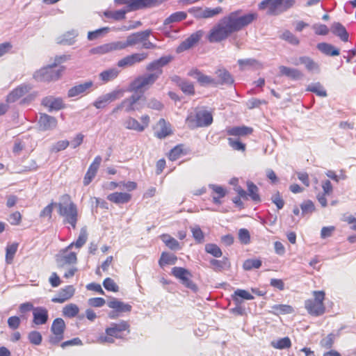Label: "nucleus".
I'll return each mask as SVG.
<instances>
[{
  "label": "nucleus",
  "instance_id": "nucleus-1",
  "mask_svg": "<svg viewBox=\"0 0 356 356\" xmlns=\"http://www.w3.org/2000/svg\"><path fill=\"white\" fill-rule=\"evenodd\" d=\"M258 18L255 12L243 13L241 9L232 11L222 17L209 31L207 38L209 42H222L233 34L242 31Z\"/></svg>",
  "mask_w": 356,
  "mask_h": 356
},
{
  "label": "nucleus",
  "instance_id": "nucleus-2",
  "mask_svg": "<svg viewBox=\"0 0 356 356\" xmlns=\"http://www.w3.org/2000/svg\"><path fill=\"white\" fill-rule=\"evenodd\" d=\"M58 215L63 218V223L68 225L67 228L76 229L79 218V209L68 194L60 196V202L55 203Z\"/></svg>",
  "mask_w": 356,
  "mask_h": 356
},
{
  "label": "nucleus",
  "instance_id": "nucleus-3",
  "mask_svg": "<svg viewBox=\"0 0 356 356\" xmlns=\"http://www.w3.org/2000/svg\"><path fill=\"white\" fill-rule=\"evenodd\" d=\"M253 131L252 127L245 125L227 127L226 129L227 134L229 136L235 137V138L232 137L227 138L229 145L234 150L244 152L246 149V145L240 140V138L251 135Z\"/></svg>",
  "mask_w": 356,
  "mask_h": 356
},
{
  "label": "nucleus",
  "instance_id": "nucleus-4",
  "mask_svg": "<svg viewBox=\"0 0 356 356\" xmlns=\"http://www.w3.org/2000/svg\"><path fill=\"white\" fill-rule=\"evenodd\" d=\"M130 333V325L127 321H121L119 323H113L110 327L106 328L105 335L99 337L101 343H113L115 339H122Z\"/></svg>",
  "mask_w": 356,
  "mask_h": 356
},
{
  "label": "nucleus",
  "instance_id": "nucleus-5",
  "mask_svg": "<svg viewBox=\"0 0 356 356\" xmlns=\"http://www.w3.org/2000/svg\"><path fill=\"white\" fill-rule=\"evenodd\" d=\"M296 3V0H263L258 8L261 10H266L269 15H278L289 8Z\"/></svg>",
  "mask_w": 356,
  "mask_h": 356
},
{
  "label": "nucleus",
  "instance_id": "nucleus-6",
  "mask_svg": "<svg viewBox=\"0 0 356 356\" xmlns=\"http://www.w3.org/2000/svg\"><path fill=\"white\" fill-rule=\"evenodd\" d=\"M314 298L307 299L305 302V307L307 312L314 316H319L325 312L324 300L325 293L323 291H314Z\"/></svg>",
  "mask_w": 356,
  "mask_h": 356
},
{
  "label": "nucleus",
  "instance_id": "nucleus-7",
  "mask_svg": "<svg viewBox=\"0 0 356 356\" xmlns=\"http://www.w3.org/2000/svg\"><path fill=\"white\" fill-rule=\"evenodd\" d=\"M64 70L65 67L63 66L56 68V65H50L37 71L34 74V77L40 81H53L58 80Z\"/></svg>",
  "mask_w": 356,
  "mask_h": 356
},
{
  "label": "nucleus",
  "instance_id": "nucleus-8",
  "mask_svg": "<svg viewBox=\"0 0 356 356\" xmlns=\"http://www.w3.org/2000/svg\"><path fill=\"white\" fill-rule=\"evenodd\" d=\"M186 121L191 129L208 127L213 122V115L211 111L200 110L195 115H189Z\"/></svg>",
  "mask_w": 356,
  "mask_h": 356
},
{
  "label": "nucleus",
  "instance_id": "nucleus-9",
  "mask_svg": "<svg viewBox=\"0 0 356 356\" xmlns=\"http://www.w3.org/2000/svg\"><path fill=\"white\" fill-rule=\"evenodd\" d=\"M156 81L153 75L149 74L140 75L130 83L129 90L131 92L143 93L153 86Z\"/></svg>",
  "mask_w": 356,
  "mask_h": 356
},
{
  "label": "nucleus",
  "instance_id": "nucleus-10",
  "mask_svg": "<svg viewBox=\"0 0 356 356\" xmlns=\"http://www.w3.org/2000/svg\"><path fill=\"white\" fill-rule=\"evenodd\" d=\"M171 274L179 280L186 288L193 291L197 290V285L192 280L193 275L188 269L183 267H173L171 270Z\"/></svg>",
  "mask_w": 356,
  "mask_h": 356
},
{
  "label": "nucleus",
  "instance_id": "nucleus-11",
  "mask_svg": "<svg viewBox=\"0 0 356 356\" xmlns=\"http://www.w3.org/2000/svg\"><path fill=\"white\" fill-rule=\"evenodd\" d=\"M65 327V323L63 318H56L54 320L51 326V334L49 338L51 344L57 345L63 339Z\"/></svg>",
  "mask_w": 356,
  "mask_h": 356
},
{
  "label": "nucleus",
  "instance_id": "nucleus-12",
  "mask_svg": "<svg viewBox=\"0 0 356 356\" xmlns=\"http://www.w3.org/2000/svg\"><path fill=\"white\" fill-rule=\"evenodd\" d=\"M140 122L133 117H129L124 122L126 129L134 130L138 132L143 131L148 127L150 122V118L148 115H143L140 118Z\"/></svg>",
  "mask_w": 356,
  "mask_h": 356
},
{
  "label": "nucleus",
  "instance_id": "nucleus-13",
  "mask_svg": "<svg viewBox=\"0 0 356 356\" xmlns=\"http://www.w3.org/2000/svg\"><path fill=\"white\" fill-rule=\"evenodd\" d=\"M148 57L146 52L134 53L126 56L118 61L117 65L121 68L132 67L138 63L143 62Z\"/></svg>",
  "mask_w": 356,
  "mask_h": 356
},
{
  "label": "nucleus",
  "instance_id": "nucleus-14",
  "mask_svg": "<svg viewBox=\"0 0 356 356\" xmlns=\"http://www.w3.org/2000/svg\"><path fill=\"white\" fill-rule=\"evenodd\" d=\"M154 129V136L159 139L165 138L173 134L170 123L164 118L159 119Z\"/></svg>",
  "mask_w": 356,
  "mask_h": 356
},
{
  "label": "nucleus",
  "instance_id": "nucleus-15",
  "mask_svg": "<svg viewBox=\"0 0 356 356\" xmlns=\"http://www.w3.org/2000/svg\"><path fill=\"white\" fill-rule=\"evenodd\" d=\"M108 306L114 311L109 314L111 318H115L118 315L115 313H124L129 312L131 310V305L128 303H124L116 298H113L108 301Z\"/></svg>",
  "mask_w": 356,
  "mask_h": 356
},
{
  "label": "nucleus",
  "instance_id": "nucleus-16",
  "mask_svg": "<svg viewBox=\"0 0 356 356\" xmlns=\"http://www.w3.org/2000/svg\"><path fill=\"white\" fill-rule=\"evenodd\" d=\"M122 95L120 91L115 90L99 97L93 104L98 109L104 108L111 102L119 99Z\"/></svg>",
  "mask_w": 356,
  "mask_h": 356
},
{
  "label": "nucleus",
  "instance_id": "nucleus-17",
  "mask_svg": "<svg viewBox=\"0 0 356 356\" xmlns=\"http://www.w3.org/2000/svg\"><path fill=\"white\" fill-rule=\"evenodd\" d=\"M321 187L323 191L316 195V199L322 207H325L327 205V197L333 193V186L330 180H325L322 181Z\"/></svg>",
  "mask_w": 356,
  "mask_h": 356
},
{
  "label": "nucleus",
  "instance_id": "nucleus-18",
  "mask_svg": "<svg viewBox=\"0 0 356 356\" xmlns=\"http://www.w3.org/2000/svg\"><path fill=\"white\" fill-rule=\"evenodd\" d=\"M102 161V159L101 156L98 155L95 156L84 176L83 181L84 186L89 185L92 181V179L95 178V177L97 175V170L100 166Z\"/></svg>",
  "mask_w": 356,
  "mask_h": 356
},
{
  "label": "nucleus",
  "instance_id": "nucleus-19",
  "mask_svg": "<svg viewBox=\"0 0 356 356\" xmlns=\"http://www.w3.org/2000/svg\"><path fill=\"white\" fill-rule=\"evenodd\" d=\"M143 97V95H132L130 97L124 99L123 104L124 105V111L127 113L139 111L143 108V105L140 104V100Z\"/></svg>",
  "mask_w": 356,
  "mask_h": 356
},
{
  "label": "nucleus",
  "instance_id": "nucleus-20",
  "mask_svg": "<svg viewBox=\"0 0 356 356\" xmlns=\"http://www.w3.org/2000/svg\"><path fill=\"white\" fill-rule=\"evenodd\" d=\"M202 35L201 31H197L191 35L183 41L177 48V52L181 53L193 47L200 40Z\"/></svg>",
  "mask_w": 356,
  "mask_h": 356
},
{
  "label": "nucleus",
  "instance_id": "nucleus-21",
  "mask_svg": "<svg viewBox=\"0 0 356 356\" xmlns=\"http://www.w3.org/2000/svg\"><path fill=\"white\" fill-rule=\"evenodd\" d=\"M49 319L48 310L43 307H37L33 311V323L41 325L47 323Z\"/></svg>",
  "mask_w": 356,
  "mask_h": 356
},
{
  "label": "nucleus",
  "instance_id": "nucleus-22",
  "mask_svg": "<svg viewBox=\"0 0 356 356\" xmlns=\"http://www.w3.org/2000/svg\"><path fill=\"white\" fill-rule=\"evenodd\" d=\"M75 289L72 285H68L62 288L57 296L52 298L51 301L56 303H63L70 300L74 294Z\"/></svg>",
  "mask_w": 356,
  "mask_h": 356
},
{
  "label": "nucleus",
  "instance_id": "nucleus-23",
  "mask_svg": "<svg viewBox=\"0 0 356 356\" xmlns=\"http://www.w3.org/2000/svg\"><path fill=\"white\" fill-rule=\"evenodd\" d=\"M151 30H145L131 33L127 38V45L129 47L140 44L142 41L145 40V38H149Z\"/></svg>",
  "mask_w": 356,
  "mask_h": 356
},
{
  "label": "nucleus",
  "instance_id": "nucleus-24",
  "mask_svg": "<svg viewBox=\"0 0 356 356\" xmlns=\"http://www.w3.org/2000/svg\"><path fill=\"white\" fill-rule=\"evenodd\" d=\"M93 86V81H88L83 83L76 85L72 87L67 92L68 97H75L88 93Z\"/></svg>",
  "mask_w": 356,
  "mask_h": 356
},
{
  "label": "nucleus",
  "instance_id": "nucleus-25",
  "mask_svg": "<svg viewBox=\"0 0 356 356\" xmlns=\"http://www.w3.org/2000/svg\"><path fill=\"white\" fill-rule=\"evenodd\" d=\"M209 188L212 190V198L213 202L215 204H221V199L226 196L227 194V190L222 186L216 184H210Z\"/></svg>",
  "mask_w": 356,
  "mask_h": 356
},
{
  "label": "nucleus",
  "instance_id": "nucleus-26",
  "mask_svg": "<svg viewBox=\"0 0 356 356\" xmlns=\"http://www.w3.org/2000/svg\"><path fill=\"white\" fill-rule=\"evenodd\" d=\"M131 195L124 192H115L107 196V200L113 203L120 204H126L131 201Z\"/></svg>",
  "mask_w": 356,
  "mask_h": 356
},
{
  "label": "nucleus",
  "instance_id": "nucleus-27",
  "mask_svg": "<svg viewBox=\"0 0 356 356\" xmlns=\"http://www.w3.org/2000/svg\"><path fill=\"white\" fill-rule=\"evenodd\" d=\"M31 87L28 85L20 86L14 89L7 97L8 102H15L26 94L29 93Z\"/></svg>",
  "mask_w": 356,
  "mask_h": 356
},
{
  "label": "nucleus",
  "instance_id": "nucleus-28",
  "mask_svg": "<svg viewBox=\"0 0 356 356\" xmlns=\"http://www.w3.org/2000/svg\"><path fill=\"white\" fill-rule=\"evenodd\" d=\"M218 77L217 84L232 85L234 83V78L232 74L225 68H220L216 71Z\"/></svg>",
  "mask_w": 356,
  "mask_h": 356
},
{
  "label": "nucleus",
  "instance_id": "nucleus-29",
  "mask_svg": "<svg viewBox=\"0 0 356 356\" xmlns=\"http://www.w3.org/2000/svg\"><path fill=\"white\" fill-rule=\"evenodd\" d=\"M70 248H66L61 254L58 257L57 260L61 266L66 264H74L76 263L77 257L76 253L74 252H69Z\"/></svg>",
  "mask_w": 356,
  "mask_h": 356
},
{
  "label": "nucleus",
  "instance_id": "nucleus-30",
  "mask_svg": "<svg viewBox=\"0 0 356 356\" xmlns=\"http://www.w3.org/2000/svg\"><path fill=\"white\" fill-rule=\"evenodd\" d=\"M38 122L40 127L43 130L54 129L57 125V120L54 117L45 113L40 115Z\"/></svg>",
  "mask_w": 356,
  "mask_h": 356
},
{
  "label": "nucleus",
  "instance_id": "nucleus-31",
  "mask_svg": "<svg viewBox=\"0 0 356 356\" xmlns=\"http://www.w3.org/2000/svg\"><path fill=\"white\" fill-rule=\"evenodd\" d=\"M188 150L184 144H178L170 150L168 158L171 161H175L181 156L187 154Z\"/></svg>",
  "mask_w": 356,
  "mask_h": 356
},
{
  "label": "nucleus",
  "instance_id": "nucleus-32",
  "mask_svg": "<svg viewBox=\"0 0 356 356\" xmlns=\"http://www.w3.org/2000/svg\"><path fill=\"white\" fill-rule=\"evenodd\" d=\"M332 33L338 36L343 42H348L349 35L346 28L339 22H334L331 26Z\"/></svg>",
  "mask_w": 356,
  "mask_h": 356
},
{
  "label": "nucleus",
  "instance_id": "nucleus-33",
  "mask_svg": "<svg viewBox=\"0 0 356 356\" xmlns=\"http://www.w3.org/2000/svg\"><path fill=\"white\" fill-rule=\"evenodd\" d=\"M279 70L281 75L286 76L293 80H298L302 77V73L298 69L281 65Z\"/></svg>",
  "mask_w": 356,
  "mask_h": 356
},
{
  "label": "nucleus",
  "instance_id": "nucleus-34",
  "mask_svg": "<svg viewBox=\"0 0 356 356\" xmlns=\"http://www.w3.org/2000/svg\"><path fill=\"white\" fill-rule=\"evenodd\" d=\"M18 242L8 243L6 247L5 261L7 264H11L13 262L16 252L19 248Z\"/></svg>",
  "mask_w": 356,
  "mask_h": 356
},
{
  "label": "nucleus",
  "instance_id": "nucleus-35",
  "mask_svg": "<svg viewBox=\"0 0 356 356\" xmlns=\"http://www.w3.org/2000/svg\"><path fill=\"white\" fill-rule=\"evenodd\" d=\"M232 298L236 305L241 304L242 300H251L254 296L245 289H236L232 295Z\"/></svg>",
  "mask_w": 356,
  "mask_h": 356
},
{
  "label": "nucleus",
  "instance_id": "nucleus-36",
  "mask_svg": "<svg viewBox=\"0 0 356 356\" xmlns=\"http://www.w3.org/2000/svg\"><path fill=\"white\" fill-rule=\"evenodd\" d=\"M316 47L321 53L326 56H336L340 54L338 49L327 42H320L317 44Z\"/></svg>",
  "mask_w": 356,
  "mask_h": 356
},
{
  "label": "nucleus",
  "instance_id": "nucleus-37",
  "mask_svg": "<svg viewBox=\"0 0 356 356\" xmlns=\"http://www.w3.org/2000/svg\"><path fill=\"white\" fill-rule=\"evenodd\" d=\"M42 104L49 108V111L60 110L64 108V104L60 98L46 97L42 100Z\"/></svg>",
  "mask_w": 356,
  "mask_h": 356
},
{
  "label": "nucleus",
  "instance_id": "nucleus-38",
  "mask_svg": "<svg viewBox=\"0 0 356 356\" xmlns=\"http://www.w3.org/2000/svg\"><path fill=\"white\" fill-rule=\"evenodd\" d=\"M247 190L248 197L249 196L254 202L259 203L261 202L259 189L256 184L250 181H247Z\"/></svg>",
  "mask_w": 356,
  "mask_h": 356
},
{
  "label": "nucleus",
  "instance_id": "nucleus-39",
  "mask_svg": "<svg viewBox=\"0 0 356 356\" xmlns=\"http://www.w3.org/2000/svg\"><path fill=\"white\" fill-rule=\"evenodd\" d=\"M128 10L121 9L118 10H107L103 12V15L107 18L114 21H121L126 18V14Z\"/></svg>",
  "mask_w": 356,
  "mask_h": 356
},
{
  "label": "nucleus",
  "instance_id": "nucleus-40",
  "mask_svg": "<svg viewBox=\"0 0 356 356\" xmlns=\"http://www.w3.org/2000/svg\"><path fill=\"white\" fill-rule=\"evenodd\" d=\"M161 238L165 245L170 250H178L181 249L180 243L170 235L163 234L161 236Z\"/></svg>",
  "mask_w": 356,
  "mask_h": 356
},
{
  "label": "nucleus",
  "instance_id": "nucleus-41",
  "mask_svg": "<svg viewBox=\"0 0 356 356\" xmlns=\"http://www.w3.org/2000/svg\"><path fill=\"white\" fill-rule=\"evenodd\" d=\"M158 3L157 0H132L131 10H137L154 6Z\"/></svg>",
  "mask_w": 356,
  "mask_h": 356
},
{
  "label": "nucleus",
  "instance_id": "nucleus-42",
  "mask_svg": "<svg viewBox=\"0 0 356 356\" xmlns=\"http://www.w3.org/2000/svg\"><path fill=\"white\" fill-rule=\"evenodd\" d=\"M177 261V257L175 254L163 252L161 253V257L159 260V265L161 267H163L165 265L175 264Z\"/></svg>",
  "mask_w": 356,
  "mask_h": 356
},
{
  "label": "nucleus",
  "instance_id": "nucleus-43",
  "mask_svg": "<svg viewBox=\"0 0 356 356\" xmlns=\"http://www.w3.org/2000/svg\"><path fill=\"white\" fill-rule=\"evenodd\" d=\"M301 64L305 66V68L309 72L319 71V65L312 58L309 56H301L299 58Z\"/></svg>",
  "mask_w": 356,
  "mask_h": 356
},
{
  "label": "nucleus",
  "instance_id": "nucleus-44",
  "mask_svg": "<svg viewBox=\"0 0 356 356\" xmlns=\"http://www.w3.org/2000/svg\"><path fill=\"white\" fill-rule=\"evenodd\" d=\"M88 239V233L86 228L83 227L80 230L79 235L78 236V238L75 242L71 243L68 246L67 248H72L73 246H75L77 248H81L86 242Z\"/></svg>",
  "mask_w": 356,
  "mask_h": 356
},
{
  "label": "nucleus",
  "instance_id": "nucleus-45",
  "mask_svg": "<svg viewBox=\"0 0 356 356\" xmlns=\"http://www.w3.org/2000/svg\"><path fill=\"white\" fill-rule=\"evenodd\" d=\"M119 71L115 68H110L102 72L99 74V77L104 83L112 81L118 77Z\"/></svg>",
  "mask_w": 356,
  "mask_h": 356
},
{
  "label": "nucleus",
  "instance_id": "nucleus-46",
  "mask_svg": "<svg viewBox=\"0 0 356 356\" xmlns=\"http://www.w3.org/2000/svg\"><path fill=\"white\" fill-rule=\"evenodd\" d=\"M146 70L150 72L149 74L154 76L156 80L163 74V69H161L155 60L147 64Z\"/></svg>",
  "mask_w": 356,
  "mask_h": 356
},
{
  "label": "nucleus",
  "instance_id": "nucleus-47",
  "mask_svg": "<svg viewBox=\"0 0 356 356\" xmlns=\"http://www.w3.org/2000/svg\"><path fill=\"white\" fill-rule=\"evenodd\" d=\"M187 17L186 13L184 11H178L171 14L164 21V24L168 25L171 23L181 22Z\"/></svg>",
  "mask_w": 356,
  "mask_h": 356
},
{
  "label": "nucleus",
  "instance_id": "nucleus-48",
  "mask_svg": "<svg viewBox=\"0 0 356 356\" xmlns=\"http://www.w3.org/2000/svg\"><path fill=\"white\" fill-rule=\"evenodd\" d=\"M79 312V307L73 303L65 305L63 309V315L65 317H75Z\"/></svg>",
  "mask_w": 356,
  "mask_h": 356
},
{
  "label": "nucleus",
  "instance_id": "nucleus-49",
  "mask_svg": "<svg viewBox=\"0 0 356 356\" xmlns=\"http://www.w3.org/2000/svg\"><path fill=\"white\" fill-rule=\"evenodd\" d=\"M280 38L293 45H298L300 44L299 39L289 30H285L280 35Z\"/></svg>",
  "mask_w": 356,
  "mask_h": 356
},
{
  "label": "nucleus",
  "instance_id": "nucleus-50",
  "mask_svg": "<svg viewBox=\"0 0 356 356\" xmlns=\"http://www.w3.org/2000/svg\"><path fill=\"white\" fill-rule=\"evenodd\" d=\"M204 250L207 253L212 255L214 257H220L222 255V250L215 243H207L205 245Z\"/></svg>",
  "mask_w": 356,
  "mask_h": 356
},
{
  "label": "nucleus",
  "instance_id": "nucleus-51",
  "mask_svg": "<svg viewBox=\"0 0 356 356\" xmlns=\"http://www.w3.org/2000/svg\"><path fill=\"white\" fill-rule=\"evenodd\" d=\"M261 261L259 259H246L243 264V268L245 270H250L253 268H259L261 266Z\"/></svg>",
  "mask_w": 356,
  "mask_h": 356
},
{
  "label": "nucleus",
  "instance_id": "nucleus-52",
  "mask_svg": "<svg viewBox=\"0 0 356 356\" xmlns=\"http://www.w3.org/2000/svg\"><path fill=\"white\" fill-rule=\"evenodd\" d=\"M77 36V33L74 30H72L70 31L66 32L65 34L63 35L60 42L64 44H72L74 41L75 38Z\"/></svg>",
  "mask_w": 356,
  "mask_h": 356
},
{
  "label": "nucleus",
  "instance_id": "nucleus-53",
  "mask_svg": "<svg viewBox=\"0 0 356 356\" xmlns=\"http://www.w3.org/2000/svg\"><path fill=\"white\" fill-rule=\"evenodd\" d=\"M271 345L273 348L277 349L289 348L291 346V342L289 337H286L280 339L276 342L273 341Z\"/></svg>",
  "mask_w": 356,
  "mask_h": 356
},
{
  "label": "nucleus",
  "instance_id": "nucleus-54",
  "mask_svg": "<svg viewBox=\"0 0 356 356\" xmlns=\"http://www.w3.org/2000/svg\"><path fill=\"white\" fill-rule=\"evenodd\" d=\"M222 13V8L220 6L211 8H204L203 19H208L214 17Z\"/></svg>",
  "mask_w": 356,
  "mask_h": 356
},
{
  "label": "nucleus",
  "instance_id": "nucleus-55",
  "mask_svg": "<svg viewBox=\"0 0 356 356\" xmlns=\"http://www.w3.org/2000/svg\"><path fill=\"white\" fill-rule=\"evenodd\" d=\"M270 200L272 202L275 204L278 210H280L284 207L285 202L281 193L278 191L272 195Z\"/></svg>",
  "mask_w": 356,
  "mask_h": 356
},
{
  "label": "nucleus",
  "instance_id": "nucleus-56",
  "mask_svg": "<svg viewBox=\"0 0 356 356\" xmlns=\"http://www.w3.org/2000/svg\"><path fill=\"white\" fill-rule=\"evenodd\" d=\"M193 237L197 243H202L204 241V234L199 226L191 228Z\"/></svg>",
  "mask_w": 356,
  "mask_h": 356
},
{
  "label": "nucleus",
  "instance_id": "nucleus-57",
  "mask_svg": "<svg viewBox=\"0 0 356 356\" xmlns=\"http://www.w3.org/2000/svg\"><path fill=\"white\" fill-rule=\"evenodd\" d=\"M300 209L302 210V215L304 216L313 213L315 211V205L312 200H307L300 204Z\"/></svg>",
  "mask_w": 356,
  "mask_h": 356
},
{
  "label": "nucleus",
  "instance_id": "nucleus-58",
  "mask_svg": "<svg viewBox=\"0 0 356 356\" xmlns=\"http://www.w3.org/2000/svg\"><path fill=\"white\" fill-rule=\"evenodd\" d=\"M273 310L277 314H286L293 312V309L288 305H276L273 307Z\"/></svg>",
  "mask_w": 356,
  "mask_h": 356
},
{
  "label": "nucleus",
  "instance_id": "nucleus-59",
  "mask_svg": "<svg viewBox=\"0 0 356 356\" xmlns=\"http://www.w3.org/2000/svg\"><path fill=\"white\" fill-rule=\"evenodd\" d=\"M22 219V216L19 211L11 213L6 218L7 221L12 225H20Z\"/></svg>",
  "mask_w": 356,
  "mask_h": 356
},
{
  "label": "nucleus",
  "instance_id": "nucleus-60",
  "mask_svg": "<svg viewBox=\"0 0 356 356\" xmlns=\"http://www.w3.org/2000/svg\"><path fill=\"white\" fill-rule=\"evenodd\" d=\"M179 88L181 91L186 95H193L195 94V88L194 85L192 82L188 81H184L181 84Z\"/></svg>",
  "mask_w": 356,
  "mask_h": 356
},
{
  "label": "nucleus",
  "instance_id": "nucleus-61",
  "mask_svg": "<svg viewBox=\"0 0 356 356\" xmlns=\"http://www.w3.org/2000/svg\"><path fill=\"white\" fill-rule=\"evenodd\" d=\"M103 286L108 291L118 292L119 291L118 284L110 277H107L104 280Z\"/></svg>",
  "mask_w": 356,
  "mask_h": 356
},
{
  "label": "nucleus",
  "instance_id": "nucleus-62",
  "mask_svg": "<svg viewBox=\"0 0 356 356\" xmlns=\"http://www.w3.org/2000/svg\"><path fill=\"white\" fill-rule=\"evenodd\" d=\"M146 106L148 108L156 111H161L163 108V104L154 97L150 98Z\"/></svg>",
  "mask_w": 356,
  "mask_h": 356
},
{
  "label": "nucleus",
  "instance_id": "nucleus-63",
  "mask_svg": "<svg viewBox=\"0 0 356 356\" xmlns=\"http://www.w3.org/2000/svg\"><path fill=\"white\" fill-rule=\"evenodd\" d=\"M238 239L241 243L247 245L250 243V234L247 229L241 228L238 230Z\"/></svg>",
  "mask_w": 356,
  "mask_h": 356
},
{
  "label": "nucleus",
  "instance_id": "nucleus-64",
  "mask_svg": "<svg viewBox=\"0 0 356 356\" xmlns=\"http://www.w3.org/2000/svg\"><path fill=\"white\" fill-rule=\"evenodd\" d=\"M307 90L314 92L318 96H320V97H324L327 96L326 91L323 89L322 86L318 83L312 85V86H309L307 88Z\"/></svg>",
  "mask_w": 356,
  "mask_h": 356
}]
</instances>
